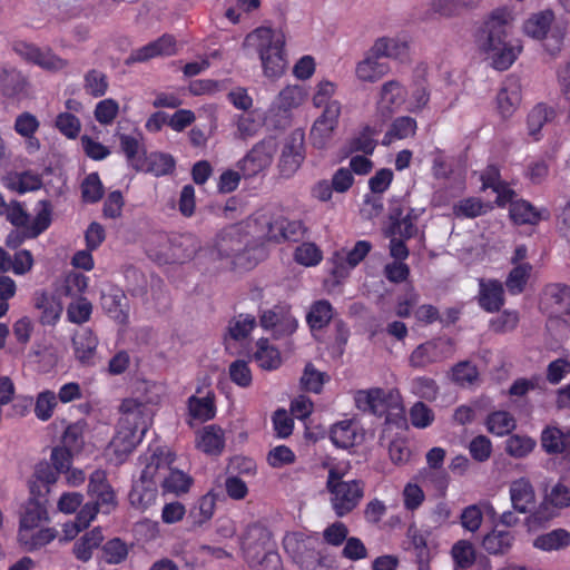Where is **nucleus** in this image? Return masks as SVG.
<instances>
[{
    "label": "nucleus",
    "instance_id": "obj_36",
    "mask_svg": "<svg viewBox=\"0 0 570 570\" xmlns=\"http://www.w3.org/2000/svg\"><path fill=\"white\" fill-rule=\"evenodd\" d=\"M305 99V91L299 86H287L276 97L273 102V109L278 114H288L292 109L297 108Z\"/></svg>",
    "mask_w": 570,
    "mask_h": 570
},
{
    "label": "nucleus",
    "instance_id": "obj_45",
    "mask_svg": "<svg viewBox=\"0 0 570 570\" xmlns=\"http://www.w3.org/2000/svg\"><path fill=\"white\" fill-rule=\"evenodd\" d=\"M7 186L19 194H26L40 189L42 179L38 174L26 170L10 176Z\"/></svg>",
    "mask_w": 570,
    "mask_h": 570
},
{
    "label": "nucleus",
    "instance_id": "obj_42",
    "mask_svg": "<svg viewBox=\"0 0 570 570\" xmlns=\"http://www.w3.org/2000/svg\"><path fill=\"white\" fill-rule=\"evenodd\" d=\"M389 70L386 63L379 62V59L372 55H367L356 65V77L362 81L375 82L382 78Z\"/></svg>",
    "mask_w": 570,
    "mask_h": 570
},
{
    "label": "nucleus",
    "instance_id": "obj_49",
    "mask_svg": "<svg viewBox=\"0 0 570 570\" xmlns=\"http://www.w3.org/2000/svg\"><path fill=\"white\" fill-rule=\"evenodd\" d=\"M128 499L134 508L144 511L155 503L157 490L142 481L132 485Z\"/></svg>",
    "mask_w": 570,
    "mask_h": 570
},
{
    "label": "nucleus",
    "instance_id": "obj_5",
    "mask_svg": "<svg viewBox=\"0 0 570 570\" xmlns=\"http://www.w3.org/2000/svg\"><path fill=\"white\" fill-rule=\"evenodd\" d=\"M284 550L301 570H330L331 557L320 548L317 539L302 532L286 534L283 540Z\"/></svg>",
    "mask_w": 570,
    "mask_h": 570
},
{
    "label": "nucleus",
    "instance_id": "obj_13",
    "mask_svg": "<svg viewBox=\"0 0 570 570\" xmlns=\"http://www.w3.org/2000/svg\"><path fill=\"white\" fill-rule=\"evenodd\" d=\"M476 302L487 313H498L505 304L503 284L498 279H479Z\"/></svg>",
    "mask_w": 570,
    "mask_h": 570
},
{
    "label": "nucleus",
    "instance_id": "obj_30",
    "mask_svg": "<svg viewBox=\"0 0 570 570\" xmlns=\"http://www.w3.org/2000/svg\"><path fill=\"white\" fill-rule=\"evenodd\" d=\"M48 520L49 515L45 503L36 498H31L23 507V511L20 515L19 530L37 529Z\"/></svg>",
    "mask_w": 570,
    "mask_h": 570
},
{
    "label": "nucleus",
    "instance_id": "obj_8",
    "mask_svg": "<svg viewBox=\"0 0 570 570\" xmlns=\"http://www.w3.org/2000/svg\"><path fill=\"white\" fill-rule=\"evenodd\" d=\"M261 326L272 331L276 338L291 336L297 330V320L286 304L274 305L269 309L263 311L259 316Z\"/></svg>",
    "mask_w": 570,
    "mask_h": 570
},
{
    "label": "nucleus",
    "instance_id": "obj_29",
    "mask_svg": "<svg viewBox=\"0 0 570 570\" xmlns=\"http://www.w3.org/2000/svg\"><path fill=\"white\" fill-rule=\"evenodd\" d=\"M557 111L553 107L544 102L537 104L528 114L527 125L529 136L538 141L541 138V129L546 124L551 122L556 118Z\"/></svg>",
    "mask_w": 570,
    "mask_h": 570
},
{
    "label": "nucleus",
    "instance_id": "obj_38",
    "mask_svg": "<svg viewBox=\"0 0 570 570\" xmlns=\"http://www.w3.org/2000/svg\"><path fill=\"white\" fill-rule=\"evenodd\" d=\"M406 51L407 45L405 42L389 37H382L374 42L368 53L376 59L383 57L397 59L404 56Z\"/></svg>",
    "mask_w": 570,
    "mask_h": 570
},
{
    "label": "nucleus",
    "instance_id": "obj_33",
    "mask_svg": "<svg viewBox=\"0 0 570 570\" xmlns=\"http://www.w3.org/2000/svg\"><path fill=\"white\" fill-rule=\"evenodd\" d=\"M509 215L517 225H537L542 219L541 212L524 199L511 202Z\"/></svg>",
    "mask_w": 570,
    "mask_h": 570
},
{
    "label": "nucleus",
    "instance_id": "obj_44",
    "mask_svg": "<svg viewBox=\"0 0 570 570\" xmlns=\"http://www.w3.org/2000/svg\"><path fill=\"white\" fill-rule=\"evenodd\" d=\"M479 0H433L432 10L445 18L461 16L478 6Z\"/></svg>",
    "mask_w": 570,
    "mask_h": 570
},
{
    "label": "nucleus",
    "instance_id": "obj_60",
    "mask_svg": "<svg viewBox=\"0 0 570 570\" xmlns=\"http://www.w3.org/2000/svg\"><path fill=\"white\" fill-rule=\"evenodd\" d=\"M57 406V396L55 392L46 390L37 395L35 403V415L40 421H48L51 419L53 411Z\"/></svg>",
    "mask_w": 570,
    "mask_h": 570
},
{
    "label": "nucleus",
    "instance_id": "obj_35",
    "mask_svg": "<svg viewBox=\"0 0 570 570\" xmlns=\"http://www.w3.org/2000/svg\"><path fill=\"white\" fill-rule=\"evenodd\" d=\"M254 360L257 365L266 371L277 370L282 364V356L275 346L269 344L267 338H259L256 343Z\"/></svg>",
    "mask_w": 570,
    "mask_h": 570
},
{
    "label": "nucleus",
    "instance_id": "obj_11",
    "mask_svg": "<svg viewBox=\"0 0 570 570\" xmlns=\"http://www.w3.org/2000/svg\"><path fill=\"white\" fill-rule=\"evenodd\" d=\"M14 51L24 60L49 71H58L68 66V61L55 55L51 49H41L26 41L17 42Z\"/></svg>",
    "mask_w": 570,
    "mask_h": 570
},
{
    "label": "nucleus",
    "instance_id": "obj_18",
    "mask_svg": "<svg viewBox=\"0 0 570 570\" xmlns=\"http://www.w3.org/2000/svg\"><path fill=\"white\" fill-rule=\"evenodd\" d=\"M521 102V86L518 79L509 78L498 92L497 104L503 118L513 115Z\"/></svg>",
    "mask_w": 570,
    "mask_h": 570
},
{
    "label": "nucleus",
    "instance_id": "obj_19",
    "mask_svg": "<svg viewBox=\"0 0 570 570\" xmlns=\"http://www.w3.org/2000/svg\"><path fill=\"white\" fill-rule=\"evenodd\" d=\"M379 130L375 127L366 125L362 127L352 138L347 140L344 146L345 156H351L355 153H363L364 155H373L377 140L376 136Z\"/></svg>",
    "mask_w": 570,
    "mask_h": 570
},
{
    "label": "nucleus",
    "instance_id": "obj_57",
    "mask_svg": "<svg viewBox=\"0 0 570 570\" xmlns=\"http://www.w3.org/2000/svg\"><path fill=\"white\" fill-rule=\"evenodd\" d=\"M85 89L86 92L95 98L106 95L109 83L107 76L97 69H91L85 75Z\"/></svg>",
    "mask_w": 570,
    "mask_h": 570
},
{
    "label": "nucleus",
    "instance_id": "obj_6",
    "mask_svg": "<svg viewBox=\"0 0 570 570\" xmlns=\"http://www.w3.org/2000/svg\"><path fill=\"white\" fill-rule=\"evenodd\" d=\"M255 226L272 243H298L307 234V226L302 219H291L282 213H259L254 217Z\"/></svg>",
    "mask_w": 570,
    "mask_h": 570
},
{
    "label": "nucleus",
    "instance_id": "obj_4",
    "mask_svg": "<svg viewBox=\"0 0 570 570\" xmlns=\"http://www.w3.org/2000/svg\"><path fill=\"white\" fill-rule=\"evenodd\" d=\"M246 43L255 47L259 55L264 75L271 79L279 78L286 68L284 36L269 27H258L247 35Z\"/></svg>",
    "mask_w": 570,
    "mask_h": 570
},
{
    "label": "nucleus",
    "instance_id": "obj_56",
    "mask_svg": "<svg viewBox=\"0 0 570 570\" xmlns=\"http://www.w3.org/2000/svg\"><path fill=\"white\" fill-rule=\"evenodd\" d=\"M537 445L535 440L528 435H511L505 443V451L513 458H524L530 454Z\"/></svg>",
    "mask_w": 570,
    "mask_h": 570
},
{
    "label": "nucleus",
    "instance_id": "obj_24",
    "mask_svg": "<svg viewBox=\"0 0 570 570\" xmlns=\"http://www.w3.org/2000/svg\"><path fill=\"white\" fill-rule=\"evenodd\" d=\"M104 533L100 527H96L85 532L72 547V553L78 561L88 562L94 551L101 547L104 542Z\"/></svg>",
    "mask_w": 570,
    "mask_h": 570
},
{
    "label": "nucleus",
    "instance_id": "obj_64",
    "mask_svg": "<svg viewBox=\"0 0 570 570\" xmlns=\"http://www.w3.org/2000/svg\"><path fill=\"white\" fill-rule=\"evenodd\" d=\"M55 126L61 135L68 139H76L81 130V122L71 112H60L55 120Z\"/></svg>",
    "mask_w": 570,
    "mask_h": 570
},
{
    "label": "nucleus",
    "instance_id": "obj_63",
    "mask_svg": "<svg viewBox=\"0 0 570 570\" xmlns=\"http://www.w3.org/2000/svg\"><path fill=\"white\" fill-rule=\"evenodd\" d=\"M411 544L414 549L417 569L429 570L430 549L428 547V538L421 531L415 530L411 535Z\"/></svg>",
    "mask_w": 570,
    "mask_h": 570
},
{
    "label": "nucleus",
    "instance_id": "obj_28",
    "mask_svg": "<svg viewBox=\"0 0 570 570\" xmlns=\"http://www.w3.org/2000/svg\"><path fill=\"white\" fill-rule=\"evenodd\" d=\"M371 249L372 244L368 240H357L348 252H335L333 256V261L335 263L333 274H341L340 269L344 268L345 264L348 268L356 267L367 256Z\"/></svg>",
    "mask_w": 570,
    "mask_h": 570
},
{
    "label": "nucleus",
    "instance_id": "obj_15",
    "mask_svg": "<svg viewBox=\"0 0 570 570\" xmlns=\"http://www.w3.org/2000/svg\"><path fill=\"white\" fill-rule=\"evenodd\" d=\"M99 340L92 330L81 328L71 337L75 358L83 366L95 365Z\"/></svg>",
    "mask_w": 570,
    "mask_h": 570
},
{
    "label": "nucleus",
    "instance_id": "obj_55",
    "mask_svg": "<svg viewBox=\"0 0 570 570\" xmlns=\"http://www.w3.org/2000/svg\"><path fill=\"white\" fill-rule=\"evenodd\" d=\"M104 185L98 173H90L81 184V198L86 204H96L104 196Z\"/></svg>",
    "mask_w": 570,
    "mask_h": 570
},
{
    "label": "nucleus",
    "instance_id": "obj_59",
    "mask_svg": "<svg viewBox=\"0 0 570 570\" xmlns=\"http://www.w3.org/2000/svg\"><path fill=\"white\" fill-rule=\"evenodd\" d=\"M520 321L519 313L512 309H504L489 322V327L497 334H504L517 328Z\"/></svg>",
    "mask_w": 570,
    "mask_h": 570
},
{
    "label": "nucleus",
    "instance_id": "obj_27",
    "mask_svg": "<svg viewBox=\"0 0 570 570\" xmlns=\"http://www.w3.org/2000/svg\"><path fill=\"white\" fill-rule=\"evenodd\" d=\"M406 97V88L396 80H390L381 88L379 107L392 114L405 102Z\"/></svg>",
    "mask_w": 570,
    "mask_h": 570
},
{
    "label": "nucleus",
    "instance_id": "obj_46",
    "mask_svg": "<svg viewBox=\"0 0 570 570\" xmlns=\"http://www.w3.org/2000/svg\"><path fill=\"white\" fill-rule=\"evenodd\" d=\"M451 556L454 562V570L470 569L476 559L473 544L468 540H460L452 546Z\"/></svg>",
    "mask_w": 570,
    "mask_h": 570
},
{
    "label": "nucleus",
    "instance_id": "obj_21",
    "mask_svg": "<svg viewBox=\"0 0 570 570\" xmlns=\"http://www.w3.org/2000/svg\"><path fill=\"white\" fill-rule=\"evenodd\" d=\"M56 537V529L48 527H39L31 530H18L19 544L28 552H33L46 547L52 542Z\"/></svg>",
    "mask_w": 570,
    "mask_h": 570
},
{
    "label": "nucleus",
    "instance_id": "obj_7",
    "mask_svg": "<svg viewBox=\"0 0 570 570\" xmlns=\"http://www.w3.org/2000/svg\"><path fill=\"white\" fill-rule=\"evenodd\" d=\"M330 503L337 518H344L353 512L365 494V482L361 479L348 480L330 489Z\"/></svg>",
    "mask_w": 570,
    "mask_h": 570
},
{
    "label": "nucleus",
    "instance_id": "obj_31",
    "mask_svg": "<svg viewBox=\"0 0 570 570\" xmlns=\"http://www.w3.org/2000/svg\"><path fill=\"white\" fill-rule=\"evenodd\" d=\"M187 409L188 414L194 420L207 422L214 419L216 415L215 394L209 391L204 397L196 395L189 396L187 400Z\"/></svg>",
    "mask_w": 570,
    "mask_h": 570
},
{
    "label": "nucleus",
    "instance_id": "obj_43",
    "mask_svg": "<svg viewBox=\"0 0 570 570\" xmlns=\"http://www.w3.org/2000/svg\"><path fill=\"white\" fill-rule=\"evenodd\" d=\"M417 128L416 120L409 116L395 118L386 131L382 144L389 145L394 139H405L415 134Z\"/></svg>",
    "mask_w": 570,
    "mask_h": 570
},
{
    "label": "nucleus",
    "instance_id": "obj_9",
    "mask_svg": "<svg viewBox=\"0 0 570 570\" xmlns=\"http://www.w3.org/2000/svg\"><path fill=\"white\" fill-rule=\"evenodd\" d=\"M340 115L341 104L332 101L326 105L322 115L316 118L309 132L311 141L315 148L324 149L327 146L338 125Z\"/></svg>",
    "mask_w": 570,
    "mask_h": 570
},
{
    "label": "nucleus",
    "instance_id": "obj_14",
    "mask_svg": "<svg viewBox=\"0 0 570 570\" xmlns=\"http://www.w3.org/2000/svg\"><path fill=\"white\" fill-rule=\"evenodd\" d=\"M305 159L304 134L294 132L285 144L279 159L283 176H292Z\"/></svg>",
    "mask_w": 570,
    "mask_h": 570
},
{
    "label": "nucleus",
    "instance_id": "obj_40",
    "mask_svg": "<svg viewBox=\"0 0 570 570\" xmlns=\"http://www.w3.org/2000/svg\"><path fill=\"white\" fill-rule=\"evenodd\" d=\"M382 394L383 389L381 387L356 391L354 393V402L356 409L362 412L382 416V409L380 406V397Z\"/></svg>",
    "mask_w": 570,
    "mask_h": 570
},
{
    "label": "nucleus",
    "instance_id": "obj_39",
    "mask_svg": "<svg viewBox=\"0 0 570 570\" xmlns=\"http://www.w3.org/2000/svg\"><path fill=\"white\" fill-rule=\"evenodd\" d=\"M487 430L498 436L510 434L517 426L514 416L508 411L491 412L485 420Z\"/></svg>",
    "mask_w": 570,
    "mask_h": 570
},
{
    "label": "nucleus",
    "instance_id": "obj_3",
    "mask_svg": "<svg viewBox=\"0 0 570 570\" xmlns=\"http://www.w3.org/2000/svg\"><path fill=\"white\" fill-rule=\"evenodd\" d=\"M121 417L112 440L116 451L130 453L142 441L149 428L146 406L134 399H126L120 405Z\"/></svg>",
    "mask_w": 570,
    "mask_h": 570
},
{
    "label": "nucleus",
    "instance_id": "obj_25",
    "mask_svg": "<svg viewBox=\"0 0 570 570\" xmlns=\"http://www.w3.org/2000/svg\"><path fill=\"white\" fill-rule=\"evenodd\" d=\"M218 498L219 493H217L215 490H209L197 500V502L189 510L188 514L193 527H203L212 520L216 510Z\"/></svg>",
    "mask_w": 570,
    "mask_h": 570
},
{
    "label": "nucleus",
    "instance_id": "obj_53",
    "mask_svg": "<svg viewBox=\"0 0 570 570\" xmlns=\"http://www.w3.org/2000/svg\"><path fill=\"white\" fill-rule=\"evenodd\" d=\"M41 208L37 212L33 220L29 224L27 229L30 232V236L37 238L39 235L45 233L51 225L52 222V206L49 200L39 202Z\"/></svg>",
    "mask_w": 570,
    "mask_h": 570
},
{
    "label": "nucleus",
    "instance_id": "obj_61",
    "mask_svg": "<svg viewBox=\"0 0 570 570\" xmlns=\"http://www.w3.org/2000/svg\"><path fill=\"white\" fill-rule=\"evenodd\" d=\"M230 381L242 389H247L253 383V374L248 363L244 360H235L228 366Z\"/></svg>",
    "mask_w": 570,
    "mask_h": 570
},
{
    "label": "nucleus",
    "instance_id": "obj_2",
    "mask_svg": "<svg viewBox=\"0 0 570 570\" xmlns=\"http://www.w3.org/2000/svg\"><path fill=\"white\" fill-rule=\"evenodd\" d=\"M505 38L507 19L501 11L493 12L476 36L480 50L491 58L492 67L500 71L509 69L521 52L520 45L507 42Z\"/></svg>",
    "mask_w": 570,
    "mask_h": 570
},
{
    "label": "nucleus",
    "instance_id": "obj_22",
    "mask_svg": "<svg viewBox=\"0 0 570 570\" xmlns=\"http://www.w3.org/2000/svg\"><path fill=\"white\" fill-rule=\"evenodd\" d=\"M544 295L557 316L570 324V286L566 284H551L547 286Z\"/></svg>",
    "mask_w": 570,
    "mask_h": 570
},
{
    "label": "nucleus",
    "instance_id": "obj_48",
    "mask_svg": "<svg viewBox=\"0 0 570 570\" xmlns=\"http://www.w3.org/2000/svg\"><path fill=\"white\" fill-rule=\"evenodd\" d=\"M191 484L193 479L190 475L174 469L169 470L168 474L161 481L164 492L176 495L188 492Z\"/></svg>",
    "mask_w": 570,
    "mask_h": 570
},
{
    "label": "nucleus",
    "instance_id": "obj_54",
    "mask_svg": "<svg viewBox=\"0 0 570 570\" xmlns=\"http://www.w3.org/2000/svg\"><path fill=\"white\" fill-rule=\"evenodd\" d=\"M104 560L108 564H119L124 562L129 553L128 547L120 538H112L101 546Z\"/></svg>",
    "mask_w": 570,
    "mask_h": 570
},
{
    "label": "nucleus",
    "instance_id": "obj_51",
    "mask_svg": "<svg viewBox=\"0 0 570 570\" xmlns=\"http://www.w3.org/2000/svg\"><path fill=\"white\" fill-rule=\"evenodd\" d=\"M28 87V79L17 71L7 72L1 83L2 94L8 98L27 96Z\"/></svg>",
    "mask_w": 570,
    "mask_h": 570
},
{
    "label": "nucleus",
    "instance_id": "obj_10",
    "mask_svg": "<svg viewBox=\"0 0 570 570\" xmlns=\"http://www.w3.org/2000/svg\"><path fill=\"white\" fill-rule=\"evenodd\" d=\"M450 341L432 338L417 345L409 356V365L413 368H425L431 364L444 361L449 356Z\"/></svg>",
    "mask_w": 570,
    "mask_h": 570
},
{
    "label": "nucleus",
    "instance_id": "obj_34",
    "mask_svg": "<svg viewBox=\"0 0 570 570\" xmlns=\"http://www.w3.org/2000/svg\"><path fill=\"white\" fill-rule=\"evenodd\" d=\"M514 541V535L509 530H498L497 527L485 534L482 540L483 549L490 554L507 553Z\"/></svg>",
    "mask_w": 570,
    "mask_h": 570
},
{
    "label": "nucleus",
    "instance_id": "obj_17",
    "mask_svg": "<svg viewBox=\"0 0 570 570\" xmlns=\"http://www.w3.org/2000/svg\"><path fill=\"white\" fill-rule=\"evenodd\" d=\"M512 507L520 513H528L535 507V494L531 482L525 478L514 480L510 484Z\"/></svg>",
    "mask_w": 570,
    "mask_h": 570
},
{
    "label": "nucleus",
    "instance_id": "obj_23",
    "mask_svg": "<svg viewBox=\"0 0 570 570\" xmlns=\"http://www.w3.org/2000/svg\"><path fill=\"white\" fill-rule=\"evenodd\" d=\"M541 446L548 454L570 453V431L563 432L558 426H546L541 432Z\"/></svg>",
    "mask_w": 570,
    "mask_h": 570
},
{
    "label": "nucleus",
    "instance_id": "obj_47",
    "mask_svg": "<svg viewBox=\"0 0 570 570\" xmlns=\"http://www.w3.org/2000/svg\"><path fill=\"white\" fill-rule=\"evenodd\" d=\"M333 318V307L326 299L315 302L306 316L307 324L312 330H322Z\"/></svg>",
    "mask_w": 570,
    "mask_h": 570
},
{
    "label": "nucleus",
    "instance_id": "obj_52",
    "mask_svg": "<svg viewBox=\"0 0 570 570\" xmlns=\"http://www.w3.org/2000/svg\"><path fill=\"white\" fill-rule=\"evenodd\" d=\"M531 269L532 267L530 264L522 263L518 264L510 271L505 279V286L510 294L518 295L524 291Z\"/></svg>",
    "mask_w": 570,
    "mask_h": 570
},
{
    "label": "nucleus",
    "instance_id": "obj_26",
    "mask_svg": "<svg viewBox=\"0 0 570 570\" xmlns=\"http://www.w3.org/2000/svg\"><path fill=\"white\" fill-rule=\"evenodd\" d=\"M59 472L47 461L39 462L35 468L33 478L29 483L30 493L41 497L50 491V485L58 480Z\"/></svg>",
    "mask_w": 570,
    "mask_h": 570
},
{
    "label": "nucleus",
    "instance_id": "obj_12",
    "mask_svg": "<svg viewBox=\"0 0 570 570\" xmlns=\"http://www.w3.org/2000/svg\"><path fill=\"white\" fill-rule=\"evenodd\" d=\"M328 436L335 448L351 450L364 441L365 432L357 421L345 419L331 426Z\"/></svg>",
    "mask_w": 570,
    "mask_h": 570
},
{
    "label": "nucleus",
    "instance_id": "obj_41",
    "mask_svg": "<svg viewBox=\"0 0 570 570\" xmlns=\"http://www.w3.org/2000/svg\"><path fill=\"white\" fill-rule=\"evenodd\" d=\"M533 546L542 551L561 550L570 546V532L566 529H556L538 535Z\"/></svg>",
    "mask_w": 570,
    "mask_h": 570
},
{
    "label": "nucleus",
    "instance_id": "obj_62",
    "mask_svg": "<svg viewBox=\"0 0 570 570\" xmlns=\"http://www.w3.org/2000/svg\"><path fill=\"white\" fill-rule=\"evenodd\" d=\"M92 314V304L86 297H79L67 307V317L70 323L83 324Z\"/></svg>",
    "mask_w": 570,
    "mask_h": 570
},
{
    "label": "nucleus",
    "instance_id": "obj_50",
    "mask_svg": "<svg viewBox=\"0 0 570 570\" xmlns=\"http://www.w3.org/2000/svg\"><path fill=\"white\" fill-rule=\"evenodd\" d=\"M125 301V294L121 291H116L102 296V307L111 318L125 323L128 318Z\"/></svg>",
    "mask_w": 570,
    "mask_h": 570
},
{
    "label": "nucleus",
    "instance_id": "obj_16",
    "mask_svg": "<svg viewBox=\"0 0 570 570\" xmlns=\"http://www.w3.org/2000/svg\"><path fill=\"white\" fill-rule=\"evenodd\" d=\"M271 160L272 157L266 151L265 145L259 142L237 163V168L243 177L249 178L265 169L271 164Z\"/></svg>",
    "mask_w": 570,
    "mask_h": 570
},
{
    "label": "nucleus",
    "instance_id": "obj_20",
    "mask_svg": "<svg viewBox=\"0 0 570 570\" xmlns=\"http://www.w3.org/2000/svg\"><path fill=\"white\" fill-rule=\"evenodd\" d=\"M35 307L41 312L40 323L42 325H56L62 313V305L55 295L41 291L35 294Z\"/></svg>",
    "mask_w": 570,
    "mask_h": 570
},
{
    "label": "nucleus",
    "instance_id": "obj_1",
    "mask_svg": "<svg viewBox=\"0 0 570 570\" xmlns=\"http://www.w3.org/2000/svg\"><path fill=\"white\" fill-rule=\"evenodd\" d=\"M239 547L249 570H284L275 535L264 522L247 524L239 535Z\"/></svg>",
    "mask_w": 570,
    "mask_h": 570
},
{
    "label": "nucleus",
    "instance_id": "obj_58",
    "mask_svg": "<svg viewBox=\"0 0 570 570\" xmlns=\"http://www.w3.org/2000/svg\"><path fill=\"white\" fill-rule=\"evenodd\" d=\"M323 259L322 250L314 243H302L294 252V261L303 266H316Z\"/></svg>",
    "mask_w": 570,
    "mask_h": 570
},
{
    "label": "nucleus",
    "instance_id": "obj_32",
    "mask_svg": "<svg viewBox=\"0 0 570 570\" xmlns=\"http://www.w3.org/2000/svg\"><path fill=\"white\" fill-rule=\"evenodd\" d=\"M197 448L206 454L219 455L225 448V438L222 428L207 425L199 434Z\"/></svg>",
    "mask_w": 570,
    "mask_h": 570
},
{
    "label": "nucleus",
    "instance_id": "obj_37",
    "mask_svg": "<svg viewBox=\"0 0 570 570\" xmlns=\"http://www.w3.org/2000/svg\"><path fill=\"white\" fill-rule=\"evenodd\" d=\"M554 19L552 10H544L532 14L523 24L525 35L533 39H543L547 37Z\"/></svg>",
    "mask_w": 570,
    "mask_h": 570
}]
</instances>
